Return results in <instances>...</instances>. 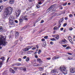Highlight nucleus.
<instances>
[{
    "label": "nucleus",
    "mask_w": 75,
    "mask_h": 75,
    "mask_svg": "<svg viewBox=\"0 0 75 75\" xmlns=\"http://www.w3.org/2000/svg\"><path fill=\"white\" fill-rule=\"evenodd\" d=\"M44 45L45 46V45H46V42H44Z\"/></svg>",
    "instance_id": "57"
},
{
    "label": "nucleus",
    "mask_w": 75,
    "mask_h": 75,
    "mask_svg": "<svg viewBox=\"0 0 75 75\" xmlns=\"http://www.w3.org/2000/svg\"><path fill=\"white\" fill-rule=\"evenodd\" d=\"M18 61H21V59L19 58L18 59Z\"/></svg>",
    "instance_id": "54"
},
{
    "label": "nucleus",
    "mask_w": 75,
    "mask_h": 75,
    "mask_svg": "<svg viewBox=\"0 0 75 75\" xmlns=\"http://www.w3.org/2000/svg\"><path fill=\"white\" fill-rule=\"evenodd\" d=\"M3 65V62H1L0 63V67H1V65Z\"/></svg>",
    "instance_id": "28"
},
{
    "label": "nucleus",
    "mask_w": 75,
    "mask_h": 75,
    "mask_svg": "<svg viewBox=\"0 0 75 75\" xmlns=\"http://www.w3.org/2000/svg\"><path fill=\"white\" fill-rule=\"evenodd\" d=\"M30 59L29 58V57H28L26 59V61L27 62H28V61H29V60Z\"/></svg>",
    "instance_id": "26"
},
{
    "label": "nucleus",
    "mask_w": 75,
    "mask_h": 75,
    "mask_svg": "<svg viewBox=\"0 0 75 75\" xmlns=\"http://www.w3.org/2000/svg\"><path fill=\"white\" fill-rule=\"evenodd\" d=\"M57 35H52V37H54V38H55Z\"/></svg>",
    "instance_id": "30"
},
{
    "label": "nucleus",
    "mask_w": 75,
    "mask_h": 75,
    "mask_svg": "<svg viewBox=\"0 0 75 75\" xmlns=\"http://www.w3.org/2000/svg\"><path fill=\"white\" fill-rule=\"evenodd\" d=\"M65 39H64L62 40V42H65Z\"/></svg>",
    "instance_id": "46"
},
{
    "label": "nucleus",
    "mask_w": 75,
    "mask_h": 75,
    "mask_svg": "<svg viewBox=\"0 0 75 75\" xmlns=\"http://www.w3.org/2000/svg\"><path fill=\"white\" fill-rule=\"evenodd\" d=\"M9 71L10 72L12 73H13V74H14V73H15V71H14L12 68L10 69H9Z\"/></svg>",
    "instance_id": "12"
},
{
    "label": "nucleus",
    "mask_w": 75,
    "mask_h": 75,
    "mask_svg": "<svg viewBox=\"0 0 75 75\" xmlns=\"http://www.w3.org/2000/svg\"><path fill=\"white\" fill-rule=\"evenodd\" d=\"M72 59H73V58H71L69 57H68V59H69V60H72Z\"/></svg>",
    "instance_id": "34"
},
{
    "label": "nucleus",
    "mask_w": 75,
    "mask_h": 75,
    "mask_svg": "<svg viewBox=\"0 0 75 75\" xmlns=\"http://www.w3.org/2000/svg\"><path fill=\"white\" fill-rule=\"evenodd\" d=\"M44 20H42L41 21V23H44Z\"/></svg>",
    "instance_id": "53"
},
{
    "label": "nucleus",
    "mask_w": 75,
    "mask_h": 75,
    "mask_svg": "<svg viewBox=\"0 0 75 75\" xmlns=\"http://www.w3.org/2000/svg\"><path fill=\"white\" fill-rule=\"evenodd\" d=\"M42 75H46V74H42Z\"/></svg>",
    "instance_id": "64"
},
{
    "label": "nucleus",
    "mask_w": 75,
    "mask_h": 75,
    "mask_svg": "<svg viewBox=\"0 0 75 75\" xmlns=\"http://www.w3.org/2000/svg\"><path fill=\"white\" fill-rule=\"evenodd\" d=\"M34 0H28L29 2H31V1H33Z\"/></svg>",
    "instance_id": "42"
},
{
    "label": "nucleus",
    "mask_w": 75,
    "mask_h": 75,
    "mask_svg": "<svg viewBox=\"0 0 75 75\" xmlns=\"http://www.w3.org/2000/svg\"><path fill=\"white\" fill-rule=\"evenodd\" d=\"M30 47V48H32V46H28V47H27V48H29V47Z\"/></svg>",
    "instance_id": "59"
},
{
    "label": "nucleus",
    "mask_w": 75,
    "mask_h": 75,
    "mask_svg": "<svg viewBox=\"0 0 75 75\" xmlns=\"http://www.w3.org/2000/svg\"><path fill=\"white\" fill-rule=\"evenodd\" d=\"M9 3L10 4H13L15 2V0H10L9 1Z\"/></svg>",
    "instance_id": "9"
},
{
    "label": "nucleus",
    "mask_w": 75,
    "mask_h": 75,
    "mask_svg": "<svg viewBox=\"0 0 75 75\" xmlns=\"http://www.w3.org/2000/svg\"><path fill=\"white\" fill-rule=\"evenodd\" d=\"M69 17H70L72 18V17H73V15L72 14H70L69 15Z\"/></svg>",
    "instance_id": "31"
},
{
    "label": "nucleus",
    "mask_w": 75,
    "mask_h": 75,
    "mask_svg": "<svg viewBox=\"0 0 75 75\" xmlns=\"http://www.w3.org/2000/svg\"><path fill=\"white\" fill-rule=\"evenodd\" d=\"M41 52V50H39L38 52V54H40Z\"/></svg>",
    "instance_id": "29"
},
{
    "label": "nucleus",
    "mask_w": 75,
    "mask_h": 75,
    "mask_svg": "<svg viewBox=\"0 0 75 75\" xmlns=\"http://www.w3.org/2000/svg\"><path fill=\"white\" fill-rule=\"evenodd\" d=\"M35 49H36V47H34L32 49V50H35Z\"/></svg>",
    "instance_id": "51"
},
{
    "label": "nucleus",
    "mask_w": 75,
    "mask_h": 75,
    "mask_svg": "<svg viewBox=\"0 0 75 75\" xmlns=\"http://www.w3.org/2000/svg\"><path fill=\"white\" fill-rule=\"evenodd\" d=\"M0 59H2V60L3 62L4 61V60L5 59H4V57H2Z\"/></svg>",
    "instance_id": "23"
},
{
    "label": "nucleus",
    "mask_w": 75,
    "mask_h": 75,
    "mask_svg": "<svg viewBox=\"0 0 75 75\" xmlns=\"http://www.w3.org/2000/svg\"><path fill=\"white\" fill-rule=\"evenodd\" d=\"M69 48H70V47L69 46H68L66 47V49H69Z\"/></svg>",
    "instance_id": "43"
},
{
    "label": "nucleus",
    "mask_w": 75,
    "mask_h": 75,
    "mask_svg": "<svg viewBox=\"0 0 75 75\" xmlns=\"http://www.w3.org/2000/svg\"><path fill=\"white\" fill-rule=\"evenodd\" d=\"M60 70L62 72L67 71V69L64 66H61L60 67Z\"/></svg>",
    "instance_id": "3"
},
{
    "label": "nucleus",
    "mask_w": 75,
    "mask_h": 75,
    "mask_svg": "<svg viewBox=\"0 0 75 75\" xmlns=\"http://www.w3.org/2000/svg\"><path fill=\"white\" fill-rule=\"evenodd\" d=\"M53 7H54V5L51 6L47 10L48 11V12H49L50 11V12H52L53 11Z\"/></svg>",
    "instance_id": "4"
},
{
    "label": "nucleus",
    "mask_w": 75,
    "mask_h": 75,
    "mask_svg": "<svg viewBox=\"0 0 75 75\" xmlns=\"http://www.w3.org/2000/svg\"><path fill=\"white\" fill-rule=\"evenodd\" d=\"M42 41H45V39H42L41 40Z\"/></svg>",
    "instance_id": "45"
},
{
    "label": "nucleus",
    "mask_w": 75,
    "mask_h": 75,
    "mask_svg": "<svg viewBox=\"0 0 75 75\" xmlns=\"http://www.w3.org/2000/svg\"><path fill=\"white\" fill-rule=\"evenodd\" d=\"M10 25H15V23L14 22V20L9 21Z\"/></svg>",
    "instance_id": "7"
},
{
    "label": "nucleus",
    "mask_w": 75,
    "mask_h": 75,
    "mask_svg": "<svg viewBox=\"0 0 75 75\" xmlns=\"http://www.w3.org/2000/svg\"><path fill=\"white\" fill-rule=\"evenodd\" d=\"M57 72V74H58V72H57V69H54L53 70L51 71V73L54 74V73H55Z\"/></svg>",
    "instance_id": "8"
},
{
    "label": "nucleus",
    "mask_w": 75,
    "mask_h": 75,
    "mask_svg": "<svg viewBox=\"0 0 75 75\" xmlns=\"http://www.w3.org/2000/svg\"><path fill=\"white\" fill-rule=\"evenodd\" d=\"M35 57L36 58H38V56L37 55H35Z\"/></svg>",
    "instance_id": "60"
},
{
    "label": "nucleus",
    "mask_w": 75,
    "mask_h": 75,
    "mask_svg": "<svg viewBox=\"0 0 75 75\" xmlns=\"http://www.w3.org/2000/svg\"><path fill=\"white\" fill-rule=\"evenodd\" d=\"M51 40L52 41H55V39L54 38H51Z\"/></svg>",
    "instance_id": "33"
},
{
    "label": "nucleus",
    "mask_w": 75,
    "mask_h": 75,
    "mask_svg": "<svg viewBox=\"0 0 75 75\" xmlns=\"http://www.w3.org/2000/svg\"><path fill=\"white\" fill-rule=\"evenodd\" d=\"M50 44H51V45H53V44H54V43L52 42H51Z\"/></svg>",
    "instance_id": "38"
},
{
    "label": "nucleus",
    "mask_w": 75,
    "mask_h": 75,
    "mask_svg": "<svg viewBox=\"0 0 75 75\" xmlns=\"http://www.w3.org/2000/svg\"><path fill=\"white\" fill-rule=\"evenodd\" d=\"M67 45H63V47H64V48H65V47H67Z\"/></svg>",
    "instance_id": "39"
},
{
    "label": "nucleus",
    "mask_w": 75,
    "mask_h": 75,
    "mask_svg": "<svg viewBox=\"0 0 75 75\" xmlns=\"http://www.w3.org/2000/svg\"><path fill=\"white\" fill-rule=\"evenodd\" d=\"M15 23H18V21H17V20H15Z\"/></svg>",
    "instance_id": "44"
},
{
    "label": "nucleus",
    "mask_w": 75,
    "mask_h": 75,
    "mask_svg": "<svg viewBox=\"0 0 75 75\" xmlns=\"http://www.w3.org/2000/svg\"><path fill=\"white\" fill-rule=\"evenodd\" d=\"M53 29L54 30H57L59 29V28L57 27V26H55L54 28Z\"/></svg>",
    "instance_id": "20"
},
{
    "label": "nucleus",
    "mask_w": 75,
    "mask_h": 75,
    "mask_svg": "<svg viewBox=\"0 0 75 75\" xmlns=\"http://www.w3.org/2000/svg\"><path fill=\"white\" fill-rule=\"evenodd\" d=\"M17 64H17L16 65H17L18 66L19 65H21V63H17Z\"/></svg>",
    "instance_id": "37"
},
{
    "label": "nucleus",
    "mask_w": 75,
    "mask_h": 75,
    "mask_svg": "<svg viewBox=\"0 0 75 75\" xmlns=\"http://www.w3.org/2000/svg\"><path fill=\"white\" fill-rule=\"evenodd\" d=\"M39 69L40 71H42L43 69H42V67H40L39 68Z\"/></svg>",
    "instance_id": "27"
},
{
    "label": "nucleus",
    "mask_w": 75,
    "mask_h": 75,
    "mask_svg": "<svg viewBox=\"0 0 75 75\" xmlns=\"http://www.w3.org/2000/svg\"><path fill=\"white\" fill-rule=\"evenodd\" d=\"M37 61H38V62L40 63V64L42 63V61L41 60V59H40L38 58L37 59Z\"/></svg>",
    "instance_id": "13"
},
{
    "label": "nucleus",
    "mask_w": 75,
    "mask_h": 75,
    "mask_svg": "<svg viewBox=\"0 0 75 75\" xmlns=\"http://www.w3.org/2000/svg\"><path fill=\"white\" fill-rule=\"evenodd\" d=\"M36 7H37L38 8H39V7H40V6L39 5H38L37 6H36Z\"/></svg>",
    "instance_id": "40"
},
{
    "label": "nucleus",
    "mask_w": 75,
    "mask_h": 75,
    "mask_svg": "<svg viewBox=\"0 0 75 75\" xmlns=\"http://www.w3.org/2000/svg\"><path fill=\"white\" fill-rule=\"evenodd\" d=\"M39 4H41V2L38 3Z\"/></svg>",
    "instance_id": "62"
},
{
    "label": "nucleus",
    "mask_w": 75,
    "mask_h": 75,
    "mask_svg": "<svg viewBox=\"0 0 75 75\" xmlns=\"http://www.w3.org/2000/svg\"><path fill=\"white\" fill-rule=\"evenodd\" d=\"M67 4V3H64L63 4V6H66Z\"/></svg>",
    "instance_id": "32"
},
{
    "label": "nucleus",
    "mask_w": 75,
    "mask_h": 75,
    "mask_svg": "<svg viewBox=\"0 0 75 75\" xmlns=\"http://www.w3.org/2000/svg\"><path fill=\"white\" fill-rule=\"evenodd\" d=\"M27 26H25L23 28L24 29H25V28H27Z\"/></svg>",
    "instance_id": "56"
},
{
    "label": "nucleus",
    "mask_w": 75,
    "mask_h": 75,
    "mask_svg": "<svg viewBox=\"0 0 75 75\" xmlns=\"http://www.w3.org/2000/svg\"><path fill=\"white\" fill-rule=\"evenodd\" d=\"M70 72L72 74H74L75 73V68H71L70 69Z\"/></svg>",
    "instance_id": "6"
},
{
    "label": "nucleus",
    "mask_w": 75,
    "mask_h": 75,
    "mask_svg": "<svg viewBox=\"0 0 75 75\" xmlns=\"http://www.w3.org/2000/svg\"><path fill=\"white\" fill-rule=\"evenodd\" d=\"M6 36H1L0 38V50L2 49V47L1 45H2L4 46H5L7 44V42L5 41Z\"/></svg>",
    "instance_id": "2"
},
{
    "label": "nucleus",
    "mask_w": 75,
    "mask_h": 75,
    "mask_svg": "<svg viewBox=\"0 0 75 75\" xmlns=\"http://www.w3.org/2000/svg\"><path fill=\"white\" fill-rule=\"evenodd\" d=\"M59 57L55 56L52 58V59L53 60H55V59H58Z\"/></svg>",
    "instance_id": "16"
},
{
    "label": "nucleus",
    "mask_w": 75,
    "mask_h": 75,
    "mask_svg": "<svg viewBox=\"0 0 75 75\" xmlns=\"http://www.w3.org/2000/svg\"><path fill=\"white\" fill-rule=\"evenodd\" d=\"M17 68H14V70H15V71H16V70L17 69Z\"/></svg>",
    "instance_id": "58"
},
{
    "label": "nucleus",
    "mask_w": 75,
    "mask_h": 75,
    "mask_svg": "<svg viewBox=\"0 0 75 75\" xmlns=\"http://www.w3.org/2000/svg\"><path fill=\"white\" fill-rule=\"evenodd\" d=\"M23 20L24 19H23V18L22 19L21 18L20 19H19V20L20 23H22V22L23 21Z\"/></svg>",
    "instance_id": "21"
},
{
    "label": "nucleus",
    "mask_w": 75,
    "mask_h": 75,
    "mask_svg": "<svg viewBox=\"0 0 75 75\" xmlns=\"http://www.w3.org/2000/svg\"><path fill=\"white\" fill-rule=\"evenodd\" d=\"M30 52H33V51H29L28 52V54H31V53Z\"/></svg>",
    "instance_id": "25"
},
{
    "label": "nucleus",
    "mask_w": 75,
    "mask_h": 75,
    "mask_svg": "<svg viewBox=\"0 0 75 75\" xmlns=\"http://www.w3.org/2000/svg\"><path fill=\"white\" fill-rule=\"evenodd\" d=\"M48 37L47 36H46L44 37V38L45 39H47V38H48Z\"/></svg>",
    "instance_id": "35"
},
{
    "label": "nucleus",
    "mask_w": 75,
    "mask_h": 75,
    "mask_svg": "<svg viewBox=\"0 0 75 75\" xmlns=\"http://www.w3.org/2000/svg\"><path fill=\"white\" fill-rule=\"evenodd\" d=\"M73 29V28H69V30H70L71 31Z\"/></svg>",
    "instance_id": "52"
},
{
    "label": "nucleus",
    "mask_w": 75,
    "mask_h": 75,
    "mask_svg": "<svg viewBox=\"0 0 75 75\" xmlns=\"http://www.w3.org/2000/svg\"><path fill=\"white\" fill-rule=\"evenodd\" d=\"M27 58V56H25L23 57V59H25Z\"/></svg>",
    "instance_id": "49"
},
{
    "label": "nucleus",
    "mask_w": 75,
    "mask_h": 75,
    "mask_svg": "<svg viewBox=\"0 0 75 75\" xmlns=\"http://www.w3.org/2000/svg\"><path fill=\"white\" fill-rule=\"evenodd\" d=\"M19 36V33L18 32H16V34L15 38H18V37Z\"/></svg>",
    "instance_id": "11"
},
{
    "label": "nucleus",
    "mask_w": 75,
    "mask_h": 75,
    "mask_svg": "<svg viewBox=\"0 0 75 75\" xmlns=\"http://www.w3.org/2000/svg\"><path fill=\"white\" fill-rule=\"evenodd\" d=\"M3 2V1H2V0H0V3H2Z\"/></svg>",
    "instance_id": "63"
},
{
    "label": "nucleus",
    "mask_w": 75,
    "mask_h": 75,
    "mask_svg": "<svg viewBox=\"0 0 75 75\" xmlns=\"http://www.w3.org/2000/svg\"><path fill=\"white\" fill-rule=\"evenodd\" d=\"M21 13V10L19 9L17 12L16 13V15L17 17H18Z\"/></svg>",
    "instance_id": "5"
},
{
    "label": "nucleus",
    "mask_w": 75,
    "mask_h": 75,
    "mask_svg": "<svg viewBox=\"0 0 75 75\" xmlns=\"http://www.w3.org/2000/svg\"><path fill=\"white\" fill-rule=\"evenodd\" d=\"M21 70H22L23 71H25V72L26 71V68H21Z\"/></svg>",
    "instance_id": "18"
},
{
    "label": "nucleus",
    "mask_w": 75,
    "mask_h": 75,
    "mask_svg": "<svg viewBox=\"0 0 75 75\" xmlns=\"http://www.w3.org/2000/svg\"><path fill=\"white\" fill-rule=\"evenodd\" d=\"M27 16H24L22 17L23 19H24L25 20H26L27 21L28 20V19L26 18Z\"/></svg>",
    "instance_id": "17"
},
{
    "label": "nucleus",
    "mask_w": 75,
    "mask_h": 75,
    "mask_svg": "<svg viewBox=\"0 0 75 75\" xmlns=\"http://www.w3.org/2000/svg\"><path fill=\"white\" fill-rule=\"evenodd\" d=\"M4 7L3 6V5H1V6H0V8L1 10H3V9Z\"/></svg>",
    "instance_id": "24"
},
{
    "label": "nucleus",
    "mask_w": 75,
    "mask_h": 75,
    "mask_svg": "<svg viewBox=\"0 0 75 75\" xmlns=\"http://www.w3.org/2000/svg\"><path fill=\"white\" fill-rule=\"evenodd\" d=\"M64 21V18H62L60 19L59 20V25L60 26V25H61V24L60 23H61L62 21Z\"/></svg>",
    "instance_id": "10"
},
{
    "label": "nucleus",
    "mask_w": 75,
    "mask_h": 75,
    "mask_svg": "<svg viewBox=\"0 0 75 75\" xmlns=\"http://www.w3.org/2000/svg\"><path fill=\"white\" fill-rule=\"evenodd\" d=\"M15 44H17V41H16L15 42Z\"/></svg>",
    "instance_id": "61"
},
{
    "label": "nucleus",
    "mask_w": 75,
    "mask_h": 75,
    "mask_svg": "<svg viewBox=\"0 0 75 75\" xmlns=\"http://www.w3.org/2000/svg\"><path fill=\"white\" fill-rule=\"evenodd\" d=\"M9 59H10V57H8V59H7V61H6L7 62H8V61L9 60Z\"/></svg>",
    "instance_id": "48"
},
{
    "label": "nucleus",
    "mask_w": 75,
    "mask_h": 75,
    "mask_svg": "<svg viewBox=\"0 0 75 75\" xmlns=\"http://www.w3.org/2000/svg\"><path fill=\"white\" fill-rule=\"evenodd\" d=\"M67 25V23H65L63 25V26L65 27L66 26V25Z\"/></svg>",
    "instance_id": "36"
},
{
    "label": "nucleus",
    "mask_w": 75,
    "mask_h": 75,
    "mask_svg": "<svg viewBox=\"0 0 75 75\" xmlns=\"http://www.w3.org/2000/svg\"><path fill=\"white\" fill-rule=\"evenodd\" d=\"M68 40H69V41L70 42H71V44H73V42H71V41H72V40H71V37L69 36L68 38Z\"/></svg>",
    "instance_id": "15"
},
{
    "label": "nucleus",
    "mask_w": 75,
    "mask_h": 75,
    "mask_svg": "<svg viewBox=\"0 0 75 75\" xmlns=\"http://www.w3.org/2000/svg\"><path fill=\"white\" fill-rule=\"evenodd\" d=\"M55 38H56L57 40H59V35H57V36H56V37Z\"/></svg>",
    "instance_id": "19"
},
{
    "label": "nucleus",
    "mask_w": 75,
    "mask_h": 75,
    "mask_svg": "<svg viewBox=\"0 0 75 75\" xmlns=\"http://www.w3.org/2000/svg\"><path fill=\"white\" fill-rule=\"evenodd\" d=\"M47 60H50V59H51V58L49 57L48 58H47Z\"/></svg>",
    "instance_id": "41"
},
{
    "label": "nucleus",
    "mask_w": 75,
    "mask_h": 75,
    "mask_svg": "<svg viewBox=\"0 0 75 75\" xmlns=\"http://www.w3.org/2000/svg\"><path fill=\"white\" fill-rule=\"evenodd\" d=\"M67 54H69V55H72V54H71V53H69L68 52V53H67Z\"/></svg>",
    "instance_id": "50"
},
{
    "label": "nucleus",
    "mask_w": 75,
    "mask_h": 75,
    "mask_svg": "<svg viewBox=\"0 0 75 75\" xmlns=\"http://www.w3.org/2000/svg\"><path fill=\"white\" fill-rule=\"evenodd\" d=\"M64 30V28H61V29H60V30H61V31H62V30Z\"/></svg>",
    "instance_id": "47"
},
{
    "label": "nucleus",
    "mask_w": 75,
    "mask_h": 75,
    "mask_svg": "<svg viewBox=\"0 0 75 75\" xmlns=\"http://www.w3.org/2000/svg\"><path fill=\"white\" fill-rule=\"evenodd\" d=\"M13 11V9L11 8H6L4 11V17H9V21H13L14 19H13V16H11V14L12 13Z\"/></svg>",
    "instance_id": "1"
},
{
    "label": "nucleus",
    "mask_w": 75,
    "mask_h": 75,
    "mask_svg": "<svg viewBox=\"0 0 75 75\" xmlns=\"http://www.w3.org/2000/svg\"><path fill=\"white\" fill-rule=\"evenodd\" d=\"M30 48H31V47L25 48L23 49V51H28L29 50V49H30Z\"/></svg>",
    "instance_id": "14"
},
{
    "label": "nucleus",
    "mask_w": 75,
    "mask_h": 75,
    "mask_svg": "<svg viewBox=\"0 0 75 75\" xmlns=\"http://www.w3.org/2000/svg\"><path fill=\"white\" fill-rule=\"evenodd\" d=\"M3 30V28H2V27L0 26V32L2 31Z\"/></svg>",
    "instance_id": "22"
},
{
    "label": "nucleus",
    "mask_w": 75,
    "mask_h": 75,
    "mask_svg": "<svg viewBox=\"0 0 75 75\" xmlns=\"http://www.w3.org/2000/svg\"><path fill=\"white\" fill-rule=\"evenodd\" d=\"M22 40H23V39L22 38H20V41H22Z\"/></svg>",
    "instance_id": "55"
}]
</instances>
